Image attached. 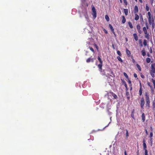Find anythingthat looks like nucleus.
Wrapping results in <instances>:
<instances>
[{"instance_id":"f257e3e1","label":"nucleus","mask_w":155,"mask_h":155,"mask_svg":"<svg viewBox=\"0 0 155 155\" xmlns=\"http://www.w3.org/2000/svg\"><path fill=\"white\" fill-rule=\"evenodd\" d=\"M145 99L146 102V105L149 108L150 107V99L149 95L146 92L145 94Z\"/></svg>"},{"instance_id":"f03ea898","label":"nucleus","mask_w":155,"mask_h":155,"mask_svg":"<svg viewBox=\"0 0 155 155\" xmlns=\"http://www.w3.org/2000/svg\"><path fill=\"white\" fill-rule=\"evenodd\" d=\"M92 15H93V17L94 18H95L96 17V12L94 6H93L92 8Z\"/></svg>"},{"instance_id":"7ed1b4c3","label":"nucleus","mask_w":155,"mask_h":155,"mask_svg":"<svg viewBox=\"0 0 155 155\" xmlns=\"http://www.w3.org/2000/svg\"><path fill=\"white\" fill-rule=\"evenodd\" d=\"M145 102H144V99L143 97H142L140 101V106L142 108L144 106V104Z\"/></svg>"},{"instance_id":"20e7f679","label":"nucleus","mask_w":155,"mask_h":155,"mask_svg":"<svg viewBox=\"0 0 155 155\" xmlns=\"http://www.w3.org/2000/svg\"><path fill=\"white\" fill-rule=\"evenodd\" d=\"M155 74V68H152L150 71V74L152 77H154V74Z\"/></svg>"},{"instance_id":"39448f33","label":"nucleus","mask_w":155,"mask_h":155,"mask_svg":"<svg viewBox=\"0 0 155 155\" xmlns=\"http://www.w3.org/2000/svg\"><path fill=\"white\" fill-rule=\"evenodd\" d=\"M147 14L148 16V20L149 24L150 25L151 24V13L150 12H148Z\"/></svg>"},{"instance_id":"423d86ee","label":"nucleus","mask_w":155,"mask_h":155,"mask_svg":"<svg viewBox=\"0 0 155 155\" xmlns=\"http://www.w3.org/2000/svg\"><path fill=\"white\" fill-rule=\"evenodd\" d=\"M110 93L111 94V96L113 97L114 99H117V95L113 92H110Z\"/></svg>"},{"instance_id":"0eeeda50","label":"nucleus","mask_w":155,"mask_h":155,"mask_svg":"<svg viewBox=\"0 0 155 155\" xmlns=\"http://www.w3.org/2000/svg\"><path fill=\"white\" fill-rule=\"evenodd\" d=\"M94 59L93 58H89L88 59H87L86 60V62L87 63L89 62H93L94 61Z\"/></svg>"},{"instance_id":"6e6552de","label":"nucleus","mask_w":155,"mask_h":155,"mask_svg":"<svg viewBox=\"0 0 155 155\" xmlns=\"http://www.w3.org/2000/svg\"><path fill=\"white\" fill-rule=\"evenodd\" d=\"M121 80L122 81L123 84H124V85L126 88V90H128V88H127V85L126 82L124 80Z\"/></svg>"},{"instance_id":"1a4fd4ad","label":"nucleus","mask_w":155,"mask_h":155,"mask_svg":"<svg viewBox=\"0 0 155 155\" xmlns=\"http://www.w3.org/2000/svg\"><path fill=\"white\" fill-rule=\"evenodd\" d=\"M134 39L135 41H137L138 40V37L136 34L134 33L133 34Z\"/></svg>"},{"instance_id":"9d476101","label":"nucleus","mask_w":155,"mask_h":155,"mask_svg":"<svg viewBox=\"0 0 155 155\" xmlns=\"http://www.w3.org/2000/svg\"><path fill=\"white\" fill-rule=\"evenodd\" d=\"M143 148L144 150H146L147 148V145L145 143V141L144 140V139L143 140Z\"/></svg>"},{"instance_id":"9b49d317","label":"nucleus","mask_w":155,"mask_h":155,"mask_svg":"<svg viewBox=\"0 0 155 155\" xmlns=\"http://www.w3.org/2000/svg\"><path fill=\"white\" fill-rule=\"evenodd\" d=\"M142 120L143 122H144L145 120V116L144 113L142 114Z\"/></svg>"},{"instance_id":"f8f14e48","label":"nucleus","mask_w":155,"mask_h":155,"mask_svg":"<svg viewBox=\"0 0 155 155\" xmlns=\"http://www.w3.org/2000/svg\"><path fill=\"white\" fill-rule=\"evenodd\" d=\"M134 13H137L138 12V8L137 6H135L134 7Z\"/></svg>"},{"instance_id":"ddd939ff","label":"nucleus","mask_w":155,"mask_h":155,"mask_svg":"<svg viewBox=\"0 0 155 155\" xmlns=\"http://www.w3.org/2000/svg\"><path fill=\"white\" fill-rule=\"evenodd\" d=\"M140 89H139V94L140 95H141L142 93V87L141 86V84L140 83Z\"/></svg>"},{"instance_id":"4468645a","label":"nucleus","mask_w":155,"mask_h":155,"mask_svg":"<svg viewBox=\"0 0 155 155\" xmlns=\"http://www.w3.org/2000/svg\"><path fill=\"white\" fill-rule=\"evenodd\" d=\"M126 53L128 56L130 57V51H129L127 49H126Z\"/></svg>"},{"instance_id":"2eb2a0df","label":"nucleus","mask_w":155,"mask_h":155,"mask_svg":"<svg viewBox=\"0 0 155 155\" xmlns=\"http://www.w3.org/2000/svg\"><path fill=\"white\" fill-rule=\"evenodd\" d=\"M98 60L99 61H100V63L101 64H99L98 66L99 67H100V68H101V64H102V61L101 60V58H100L99 57H98Z\"/></svg>"},{"instance_id":"dca6fc26","label":"nucleus","mask_w":155,"mask_h":155,"mask_svg":"<svg viewBox=\"0 0 155 155\" xmlns=\"http://www.w3.org/2000/svg\"><path fill=\"white\" fill-rule=\"evenodd\" d=\"M145 37L147 38L148 40H149L150 39V35L148 33H147V34H145Z\"/></svg>"},{"instance_id":"f3484780","label":"nucleus","mask_w":155,"mask_h":155,"mask_svg":"<svg viewBox=\"0 0 155 155\" xmlns=\"http://www.w3.org/2000/svg\"><path fill=\"white\" fill-rule=\"evenodd\" d=\"M124 13L125 15H128V10L127 9H124Z\"/></svg>"},{"instance_id":"a211bd4d","label":"nucleus","mask_w":155,"mask_h":155,"mask_svg":"<svg viewBox=\"0 0 155 155\" xmlns=\"http://www.w3.org/2000/svg\"><path fill=\"white\" fill-rule=\"evenodd\" d=\"M126 22V18L124 17V16H122V22L123 23H124Z\"/></svg>"},{"instance_id":"6ab92c4d","label":"nucleus","mask_w":155,"mask_h":155,"mask_svg":"<svg viewBox=\"0 0 155 155\" xmlns=\"http://www.w3.org/2000/svg\"><path fill=\"white\" fill-rule=\"evenodd\" d=\"M99 71L100 72L102 73V74H105V72L104 71V70H102V68H99Z\"/></svg>"},{"instance_id":"aec40b11","label":"nucleus","mask_w":155,"mask_h":155,"mask_svg":"<svg viewBox=\"0 0 155 155\" xmlns=\"http://www.w3.org/2000/svg\"><path fill=\"white\" fill-rule=\"evenodd\" d=\"M143 31L145 34H147V33H148L147 30V28L145 27H144L143 28Z\"/></svg>"},{"instance_id":"412c9836","label":"nucleus","mask_w":155,"mask_h":155,"mask_svg":"<svg viewBox=\"0 0 155 155\" xmlns=\"http://www.w3.org/2000/svg\"><path fill=\"white\" fill-rule=\"evenodd\" d=\"M134 19H135V20L136 21H137L139 19V16L137 14H136L135 15V17Z\"/></svg>"},{"instance_id":"4be33fe9","label":"nucleus","mask_w":155,"mask_h":155,"mask_svg":"<svg viewBox=\"0 0 155 155\" xmlns=\"http://www.w3.org/2000/svg\"><path fill=\"white\" fill-rule=\"evenodd\" d=\"M128 25H129L130 27L131 28H133V25H132V24L131 23V22L130 21H129L128 22Z\"/></svg>"},{"instance_id":"5701e85b","label":"nucleus","mask_w":155,"mask_h":155,"mask_svg":"<svg viewBox=\"0 0 155 155\" xmlns=\"http://www.w3.org/2000/svg\"><path fill=\"white\" fill-rule=\"evenodd\" d=\"M142 54L143 56H144L146 55V53L144 49L143 50L141 51Z\"/></svg>"},{"instance_id":"b1692460","label":"nucleus","mask_w":155,"mask_h":155,"mask_svg":"<svg viewBox=\"0 0 155 155\" xmlns=\"http://www.w3.org/2000/svg\"><path fill=\"white\" fill-rule=\"evenodd\" d=\"M147 84L148 85L150 86L151 89V90L152 91H153V87L152 86H151L150 85V82H148L147 83Z\"/></svg>"},{"instance_id":"393cba45","label":"nucleus","mask_w":155,"mask_h":155,"mask_svg":"<svg viewBox=\"0 0 155 155\" xmlns=\"http://www.w3.org/2000/svg\"><path fill=\"white\" fill-rule=\"evenodd\" d=\"M123 74L124 75V76L127 78V79H129V78H128V77L127 75V74L125 72H124L123 73Z\"/></svg>"},{"instance_id":"a878e982","label":"nucleus","mask_w":155,"mask_h":155,"mask_svg":"<svg viewBox=\"0 0 155 155\" xmlns=\"http://www.w3.org/2000/svg\"><path fill=\"white\" fill-rule=\"evenodd\" d=\"M109 26L111 31H113L114 30L113 27L111 24H109Z\"/></svg>"},{"instance_id":"bb28decb","label":"nucleus","mask_w":155,"mask_h":155,"mask_svg":"<svg viewBox=\"0 0 155 155\" xmlns=\"http://www.w3.org/2000/svg\"><path fill=\"white\" fill-rule=\"evenodd\" d=\"M105 18L107 21H109V18L107 15H106L105 16Z\"/></svg>"},{"instance_id":"cd10ccee","label":"nucleus","mask_w":155,"mask_h":155,"mask_svg":"<svg viewBox=\"0 0 155 155\" xmlns=\"http://www.w3.org/2000/svg\"><path fill=\"white\" fill-rule=\"evenodd\" d=\"M126 136L127 138V137L129 136V134H128V130H126Z\"/></svg>"},{"instance_id":"c85d7f7f","label":"nucleus","mask_w":155,"mask_h":155,"mask_svg":"<svg viewBox=\"0 0 155 155\" xmlns=\"http://www.w3.org/2000/svg\"><path fill=\"white\" fill-rule=\"evenodd\" d=\"M146 61L147 63H149L150 61V59L149 58H146Z\"/></svg>"},{"instance_id":"c756f323","label":"nucleus","mask_w":155,"mask_h":155,"mask_svg":"<svg viewBox=\"0 0 155 155\" xmlns=\"http://www.w3.org/2000/svg\"><path fill=\"white\" fill-rule=\"evenodd\" d=\"M143 44L145 46L147 45V41L146 40H144L143 41Z\"/></svg>"},{"instance_id":"7c9ffc66","label":"nucleus","mask_w":155,"mask_h":155,"mask_svg":"<svg viewBox=\"0 0 155 155\" xmlns=\"http://www.w3.org/2000/svg\"><path fill=\"white\" fill-rule=\"evenodd\" d=\"M117 59L120 61H121V62L122 61V60L121 59V58H120V56H117Z\"/></svg>"},{"instance_id":"2f4dec72","label":"nucleus","mask_w":155,"mask_h":155,"mask_svg":"<svg viewBox=\"0 0 155 155\" xmlns=\"http://www.w3.org/2000/svg\"><path fill=\"white\" fill-rule=\"evenodd\" d=\"M146 9L147 11H149V7L148 6L147 4L146 5Z\"/></svg>"},{"instance_id":"473e14b6","label":"nucleus","mask_w":155,"mask_h":155,"mask_svg":"<svg viewBox=\"0 0 155 155\" xmlns=\"http://www.w3.org/2000/svg\"><path fill=\"white\" fill-rule=\"evenodd\" d=\"M137 30H139L140 29V27L139 25H137Z\"/></svg>"},{"instance_id":"72a5a7b5","label":"nucleus","mask_w":155,"mask_h":155,"mask_svg":"<svg viewBox=\"0 0 155 155\" xmlns=\"http://www.w3.org/2000/svg\"><path fill=\"white\" fill-rule=\"evenodd\" d=\"M117 54L119 55L120 56H121V52H120V51H117Z\"/></svg>"},{"instance_id":"f704fd0d","label":"nucleus","mask_w":155,"mask_h":155,"mask_svg":"<svg viewBox=\"0 0 155 155\" xmlns=\"http://www.w3.org/2000/svg\"><path fill=\"white\" fill-rule=\"evenodd\" d=\"M145 150V155H148V151L147 150Z\"/></svg>"},{"instance_id":"c9c22d12","label":"nucleus","mask_w":155,"mask_h":155,"mask_svg":"<svg viewBox=\"0 0 155 155\" xmlns=\"http://www.w3.org/2000/svg\"><path fill=\"white\" fill-rule=\"evenodd\" d=\"M145 25H146V28H147V29H149V27H148V23H147V22H146V24H145Z\"/></svg>"},{"instance_id":"e433bc0d","label":"nucleus","mask_w":155,"mask_h":155,"mask_svg":"<svg viewBox=\"0 0 155 155\" xmlns=\"http://www.w3.org/2000/svg\"><path fill=\"white\" fill-rule=\"evenodd\" d=\"M153 132H150V138H151L152 137H153Z\"/></svg>"},{"instance_id":"4c0bfd02","label":"nucleus","mask_w":155,"mask_h":155,"mask_svg":"<svg viewBox=\"0 0 155 155\" xmlns=\"http://www.w3.org/2000/svg\"><path fill=\"white\" fill-rule=\"evenodd\" d=\"M124 2L126 5H127V2L126 0H124Z\"/></svg>"},{"instance_id":"58836bf2","label":"nucleus","mask_w":155,"mask_h":155,"mask_svg":"<svg viewBox=\"0 0 155 155\" xmlns=\"http://www.w3.org/2000/svg\"><path fill=\"white\" fill-rule=\"evenodd\" d=\"M152 25L153 28H154L155 25L154 22H153V23H152Z\"/></svg>"},{"instance_id":"ea45409f","label":"nucleus","mask_w":155,"mask_h":155,"mask_svg":"<svg viewBox=\"0 0 155 155\" xmlns=\"http://www.w3.org/2000/svg\"><path fill=\"white\" fill-rule=\"evenodd\" d=\"M155 67V64H151V68H154Z\"/></svg>"},{"instance_id":"a19ab883","label":"nucleus","mask_w":155,"mask_h":155,"mask_svg":"<svg viewBox=\"0 0 155 155\" xmlns=\"http://www.w3.org/2000/svg\"><path fill=\"white\" fill-rule=\"evenodd\" d=\"M103 31H104V33L106 34H107V30L105 29H103Z\"/></svg>"},{"instance_id":"79ce46f5","label":"nucleus","mask_w":155,"mask_h":155,"mask_svg":"<svg viewBox=\"0 0 155 155\" xmlns=\"http://www.w3.org/2000/svg\"><path fill=\"white\" fill-rule=\"evenodd\" d=\"M90 49L92 52H94V50L91 47H90Z\"/></svg>"},{"instance_id":"37998d69","label":"nucleus","mask_w":155,"mask_h":155,"mask_svg":"<svg viewBox=\"0 0 155 155\" xmlns=\"http://www.w3.org/2000/svg\"><path fill=\"white\" fill-rule=\"evenodd\" d=\"M134 77L135 78H136L137 77V75L136 73L134 74Z\"/></svg>"},{"instance_id":"c03bdc74","label":"nucleus","mask_w":155,"mask_h":155,"mask_svg":"<svg viewBox=\"0 0 155 155\" xmlns=\"http://www.w3.org/2000/svg\"><path fill=\"white\" fill-rule=\"evenodd\" d=\"M154 22V20L153 18L151 19V23Z\"/></svg>"},{"instance_id":"a18cd8bd","label":"nucleus","mask_w":155,"mask_h":155,"mask_svg":"<svg viewBox=\"0 0 155 155\" xmlns=\"http://www.w3.org/2000/svg\"><path fill=\"white\" fill-rule=\"evenodd\" d=\"M150 52L151 53H152V48L151 47H150Z\"/></svg>"},{"instance_id":"49530a36","label":"nucleus","mask_w":155,"mask_h":155,"mask_svg":"<svg viewBox=\"0 0 155 155\" xmlns=\"http://www.w3.org/2000/svg\"><path fill=\"white\" fill-rule=\"evenodd\" d=\"M126 95L128 96L129 94V93L127 91L126 92Z\"/></svg>"},{"instance_id":"de8ad7c7","label":"nucleus","mask_w":155,"mask_h":155,"mask_svg":"<svg viewBox=\"0 0 155 155\" xmlns=\"http://www.w3.org/2000/svg\"><path fill=\"white\" fill-rule=\"evenodd\" d=\"M131 117L133 118H134V114H131Z\"/></svg>"},{"instance_id":"09e8293b","label":"nucleus","mask_w":155,"mask_h":155,"mask_svg":"<svg viewBox=\"0 0 155 155\" xmlns=\"http://www.w3.org/2000/svg\"><path fill=\"white\" fill-rule=\"evenodd\" d=\"M138 32H139L140 34H141V33L142 31H141L140 30H140H138Z\"/></svg>"},{"instance_id":"8fccbe9b","label":"nucleus","mask_w":155,"mask_h":155,"mask_svg":"<svg viewBox=\"0 0 155 155\" xmlns=\"http://www.w3.org/2000/svg\"><path fill=\"white\" fill-rule=\"evenodd\" d=\"M152 80H153V85L155 84V80H154L153 79H152Z\"/></svg>"},{"instance_id":"3c124183","label":"nucleus","mask_w":155,"mask_h":155,"mask_svg":"<svg viewBox=\"0 0 155 155\" xmlns=\"http://www.w3.org/2000/svg\"><path fill=\"white\" fill-rule=\"evenodd\" d=\"M137 68H140V66L138 64H137Z\"/></svg>"},{"instance_id":"603ef678","label":"nucleus","mask_w":155,"mask_h":155,"mask_svg":"<svg viewBox=\"0 0 155 155\" xmlns=\"http://www.w3.org/2000/svg\"><path fill=\"white\" fill-rule=\"evenodd\" d=\"M134 112H135V110L134 109V110H133L132 111V114H134Z\"/></svg>"},{"instance_id":"864d4df0","label":"nucleus","mask_w":155,"mask_h":155,"mask_svg":"<svg viewBox=\"0 0 155 155\" xmlns=\"http://www.w3.org/2000/svg\"><path fill=\"white\" fill-rule=\"evenodd\" d=\"M141 77L142 78H144V76L143 75H141Z\"/></svg>"},{"instance_id":"5fc2aeb1","label":"nucleus","mask_w":155,"mask_h":155,"mask_svg":"<svg viewBox=\"0 0 155 155\" xmlns=\"http://www.w3.org/2000/svg\"><path fill=\"white\" fill-rule=\"evenodd\" d=\"M154 1L155 2V0H151V4H152L153 2Z\"/></svg>"},{"instance_id":"6e6d98bb","label":"nucleus","mask_w":155,"mask_h":155,"mask_svg":"<svg viewBox=\"0 0 155 155\" xmlns=\"http://www.w3.org/2000/svg\"><path fill=\"white\" fill-rule=\"evenodd\" d=\"M124 154H125V155H127L126 151H125L124 152Z\"/></svg>"},{"instance_id":"4d7b16f0","label":"nucleus","mask_w":155,"mask_h":155,"mask_svg":"<svg viewBox=\"0 0 155 155\" xmlns=\"http://www.w3.org/2000/svg\"><path fill=\"white\" fill-rule=\"evenodd\" d=\"M128 83L129 84H131V81L130 80H129L128 81Z\"/></svg>"},{"instance_id":"13d9d810","label":"nucleus","mask_w":155,"mask_h":155,"mask_svg":"<svg viewBox=\"0 0 155 155\" xmlns=\"http://www.w3.org/2000/svg\"><path fill=\"white\" fill-rule=\"evenodd\" d=\"M108 114L110 115L111 114V113L110 112V111H108Z\"/></svg>"},{"instance_id":"bf43d9fd","label":"nucleus","mask_w":155,"mask_h":155,"mask_svg":"<svg viewBox=\"0 0 155 155\" xmlns=\"http://www.w3.org/2000/svg\"><path fill=\"white\" fill-rule=\"evenodd\" d=\"M112 47L114 49H115V48H114V45H112Z\"/></svg>"},{"instance_id":"052dcab7","label":"nucleus","mask_w":155,"mask_h":155,"mask_svg":"<svg viewBox=\"0 0 155 155\" xmlns=\"http://www.w3.org/2000/svg\"><path fill=\"white\" fill-rule=\"evenodd\" d=\"M139 43L140 44L142 43V41H141V40H140L139 41Z\"/></svg>"},{"instance_id":"680f3d73","label":"nucleus","mask_w":155,"mask_h":155,"mask_svg":"<svg viewBox=\"0 0 155 155\" xmlns=\"http://www.w3.org/2000/svg\"><path fill=\"white\" fill-rule=\"evenodd\" d=\"M147 56H148V57H150V54H149V53H147Z\"/></svg>"},{"instance_id":"e2e57ef3","label":"nucleus","mask_w":155,"mask_h":155,"mask_svg":"<svg viewBox=\"0 0 155 155\" xmlns=\"http://www.w3.org/2000/svg\"><path fill=\"white\" fill-rule=\"evenodd\" d=\"M112 33L114 34H115V32L114 31V30H113V31H112Z\"/></svg>"},{"instance_id":"0e129e2a","label":"nucleus","mask_w":155,"mask_h":155,"mask_svg":"<svg viewBox=\"0 0 155 155\" xmlns=\"http://www.w3.org/2000/svg\"><path fill=\"white\" fill-rule=\"evenodd\" d=\"M139 1L141 3H142V0H139Z\"/></svg>"},{"instance_id":"69168bd1","label":"nucleus","mask_w":155,"mask_h":155,"mask_svg":"<svg viewBox=\"0 0 155 155\" xmlns=\"http://www.w3.org/2000/svg\"><path fill=\"white\" fill-rule=\"evenodd\" d=\"M138 69H139V70L140 71H141V68H138Z\"/></svg>"},{"instance_id":"338daca9","label":"nucleus","mask_w":155,"mask_h":155,"mask_svg":"<svg viewBox=\"0 0 155 155\" xmlns=\"http://www.w3.org/2000/svg\"><path fill=\"white\" fill-rule=\"evenodd\" d=\"M152 138H151L150 139V141H151V143H152Z\"/></svg>"},{"instance_id":"774afa93","label":"nucleus","mask_w":155,"mask_h":155,"mask_svg":"<svg viewBox=\"0 0 155 155\" xmlns=\"http://www.w3.org/2000/svg\"><path fill=\"white\" fill-rule=\"evenodd\" d=\"M120 2L121 3H122V0H120Z\"/></svg>"}]
</instances>
